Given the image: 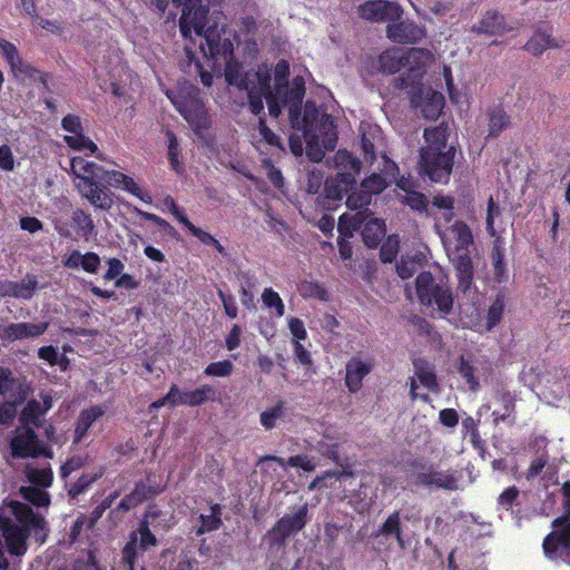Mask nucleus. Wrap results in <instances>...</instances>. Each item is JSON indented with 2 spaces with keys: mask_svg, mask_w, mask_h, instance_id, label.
<instances>
[{
  "mask_svg": "<svg viewBox=\"0 0 570 570\" xmlns=\"http://www.w3.org/2000/svg\"><path fill=\"white\" fill-rule=\"evenodd\" d=\"M216 37L219 38V35L215 30L206 33L209 51L213 55H223L227 63L226 81L247 91L249 108L254 115H259L264 110V99L269 115L274 118L281 115L283 107H287L292 127L303 132L306 155L312 161H321L326 150L335 148L337 132L332 116L320 115L315 105L307 102L301 117L299 107L305 95V81L302 77H295L288 85L287 61L281 60L276 63L272 87L271 69L267 66L244 73L242 66L228 58L233 50L230 39L226 37L220 48L219 43H216Z\"/></svg>",
  "mask_w": 570,
  "mask_h": 570,
  "instance_id": "obj_1",
  "label": "nucleus"
},
{
  "mask_svg": "<svg viewBox=\"0 0 570 570\" xmlns=\"http://www.w3.org/2000/svg\"><path fill=\"white\" fill-rule=\"evenodd\" d=\"M0 530L9 553L17 557L26 553L29 537L33 535L37 541L43 542L47 535L43 518L29 505L17 501L0 509Z\"/></svg>",
  "mask_w": 570,
  "mask_h": 570,
  "instance_id": "obj_2",
  "label": "nucleus"
},
{
  "mask_svg": "<svg viewBox=\"0 0 570 570\" xmlns=\"http://www.w3.org/2000/svg\"><path fill=\"white\" fill-rule=\"evenodd\" d=\"M446 130L442 124L424 131L426 145L421 149L420 167L435 183H446L452 171L454 150L446 145Z\"/></svg>",
  "mask_w": 570,
  "mask_h": 570,
  "instance_id": "obj_3",
  "label": "nucleus"
},
{
  "mask_svg": "<svg viewBox=\"0 0 570 570\" xmlns=\"http://www.w3.org/2000/svg\"><path fill=\"white\" fill-rule=\"evenodd\" d=\"M449 259L456 269L459 288L468 291L472 284L473 272L471 248L473 237L470 228L462 222H455L444 230H439Z\"/></svg>",
  "mask_w": 570,
  "mask_h": 570,
  "instance_id": "obj_4",
  "label": "nucleus"
},
{
  "mask_svg": "<svg viewBox=\"0 0 570 570\" xmlns=\"http://www.w3.org/2000/svg\"><path fill=\"white\" fill-rule=\"evenodd\" d=\"M415 293L422 307L441 317L449 315L453 308L454 297L446 276L431 272L421 273L415 279Z\"/></svg>",
  "mask_w": 570,
  "mask_h": 570,
  "instance_id": "obj_5",
  "label": "nucleus"
},
{
  "mask_svg": "<svg viewBox=\"0 0 570 570\" xmlns=\"http://www.w3.org/2000/svg\"><path fill=\"white\" fill-rule=\"evenodd\" d=\"M166 96L197 135L209 127L210 120L197 88L185 83L177 90H166Z\"/></svg>",
  "mask_w": 570,
  "mask_h": 570,
  "instance_id": "obj_6",
  "label": "nucleus"
},
{
  "mask_svg": "<svg viewBox=\"0 0 570 570\" xmlns=\"http://www.w3.org/2000/svg\"><path fill=\"white\" fill-rule=\"evenodd\" d=\"M562 492L564 515L554 520V530L544 539L543 550L549 559L570 564V482L563 484Z\"/></svg>",
  "mask_w": 570,
  "mask_h": 570,
  "instance_id": "obj_7",
  "label": "nucleus"
},
{
  "mask_svg": "<svg viewBox=\"0 0 570 570\" xmlns=\"http://www.w3.org/2000/svg\"><path fill=\"white\" fill-rule=\"evenodd\" d=\"M222 3L223 0H207V6H204V19H203V29L199 35H197L194 30H191V33L189 37H184L185 39H193V35L196 37H203L205 40V43H200V50L203 51L204 56L210 57L215 60V63L220 65L222 62L225 65V70L227 69V63L223 55H213L209 51V46L206 39V33L209 31H216L219 35V38L216 37V43H219V47L222 48V45L224 42V39L228 37L230 41L234 43H239V40H237V37L229 30L225 29L224 26L219 28L218 20L223 17L222 12ZM234 51V49L232 50ZM229 59H232L234 62L238 63L236 60H234L233 52L228 55Z\"/></svg>",
  "mask_w": 570,
  "mask_h": 570,
  "instance_id": "obj_8",
  "label": "nucleus"
},
{
  "mask_svg": "<svg viewBox=\"0 0 570 570\" xmlns=\"http://www.w3.org/2000/svg\"><path fill=\"white\" fill-rule=\"evenodd\" d=\"M333 167L336 170V176L333 181L334 190L330 191L333 197L342 198L344 193H347L356 181V176L361 171V161L356 159L347 150H338L333 158Z\"/></svg>",
  "mask_w": 570,
  "mask_h": 570,
  "instance_id": "obj_9",
  "label": "nucleus"
},
{
  "mask_svg": "<svg viewBox=\"0 0 570 570\" xmlns=\"http://www.w3.org/2000/svg\"><path fill=\"white\" fill-rule=\"evenodd\" d=\"M176 6H181V16L179 19V28L183 37H189L191 30L197 35L203 29L204 4L202 0H171ZM155 6L165 11L168 0H153Z\"/></svg>",
  "mask_w": 570,
  "mask_h": 570,
  "instance_id": "obj_10",
  "label": "nucleus"
},
{
  "mask_svg": "<svg viewBox=\"0 0 570 570\" xmlns=\"http://www.w3.org/2000/svg\"><path fill=\"white\" fill-rule=\"evenodd\" d=\"M12 458H36L45 452L42 443L31 426L18 425L9 435Z\"/></svg>",
  "mask_w": 570,
  "mask_h": 570,
  "instance_id": "obj_11",
  "label": "nucleus"
},
{
  "mask_svg": "<svg viewBox=\"0 0 570 570\" xmlns=\"http://www.w3.org/2000/svg\"><path fill=\"white\" fill-rule=\"evenodd\" d=\"M404 59L403 68L405 69L406 77H402L399 80L401 88H407L419 82L434 60V56L426 49L411 48L404 49Z\"/></svg>",
  "mask_w": 570,
  "mask_h": 570,
  "instance_id": "obj_12",
  "label": "nucleus"
},
{
  "mask_svg": "<svg viewBox=\"0 0 570 570\" xmlns=\"http://www.w3.org/2000/svg\"><path fill=\"white\" fill-rule=\"evenodd\" d=\"M61 127L68 132L63 137L66 144L73 150L83 151L96 155L97 145L82 134V125L80 118L75 115H67L61 121Z\"/></svg>",
  "mask_w": 570,
  "mask_h": 570,
  "instance_id": "obj_13",
  "label": "nucleus"
},
{
  "mask_svg": "<svg viewBox=\"0 0 570 570\" xmlns=\"http://www.w3.org/2000/svg\"><path fill=\"white\" fill-rule=\"evenodd\" d=\"M413 107L426 119H436L444 108V97L430 87H420L412 96Z\"/></svg>",
  "mask_w": 570,
  "mask_h": 570,
  "instance_id": "obj_14",
  "label": "nucleus"
},
{
  "mask_svg": "<svg viewBox=\"0 0 570 570\" xmlns=\"http://www.w3.org/2000/svg\"><path fill=\"white\" fill-rule=\"evenodd\" d=\"M307 522V505L304 504L293 514L281 518L269 531V538L275 543H282L286 538L301 531Z\"/></svg>",
  "mask_w": 570,
  "mask_h": 570,
  "instance_id": "obj_15",
  "label": "nucleus"
},
{
  "mask_svg": "<svg viewBox=\"0 0 570 570\" xmlns=\"http://www.w3.org/2000/svg\"><path fill=\"white\" fill-rule=\"evenodd\" d=\"M412 478L414 479V483L425 487H435L445 490H455L458 488V481L453 474L446 471L435 470L432 466H421L413 473Z\"/></svg>",
  "mask_w": 570,
  "mask_h": 570,
  "instance_id": "obj_16",
  "label": "nucleus"
},
{
  "mask_svg": "<svg viewBox=\"0 0 570 570\" xmlns=\"http://www.w3.org/2000/svg\"><path fill=\"white\" fill-rule=\"evenodd\" d=\"M358 14L370 21H385L399 18L400 7L394 2L383 0H371L361 4L357 9Z\"/></svg>",
  "mask_w": 570,
  "mask_h": 570,
  "instance_id": "obj_17",
  "label": "nucleus"
},
{
  "mask_svg": "<svg viewBox=\"0 0 570 570\" xmlns=\"http://www.w3.org/2000/svg\"><path fill=\"white\" fill-rule=\"evenodd\" d=\"M41 402L29 400L19 414V424L38 428L41 425L43 415L52 407V397L47 393L40 394Z\"/></svg>",
  "mask_w": 570,
  "mask_h": 570,
  "instance_id": "obj_18",
  "label": "nucleus"
},
{
  "mask_svg": "<svg viewBox=\"0 0 570 570\" xmlns=\"http://www.w3.org/2000/svg\"><path fill=\"white\" fill-rule=\"evenodd\" d=\"M70 171L78 179L76 184H91L102 181L105 169L82 157H72L69 161Z\"/></svg>",
  "mask_w": 570,
  "mask_h": 570,
  "instance_id": "obj_19",
  "label": "nucleus"
},
{
  "mask_svg": "<svg viewBox=\"0 0 570 570\" xmlns=\"http://www.w3.org/2000/svg\"><path fill=\"white\" fill-rule=\"evenodd\" d=\"M0 51L10 65L13 76L20 81L36 78L38 71L23 62L17 51V48L4 39L0 38Z\"/></svg>",
  "mask_w": 570,
  "mask_h": 570,
  "instance_id": "obj_20",
  "label": "nucleus"
},
{
  "mask_svg": "<svg viewBox=\"0 0 570 570\" xmlns=\"http://www.w3.org/2000/svg\"><path fill=\"white\" fill-rule=\"evenodd\" d=\"M104 175V183L108 184L111 187L126 190L127 193L136 196L146 204H151V196L147 191H144L131 177L116 170H105Z\"/></svg>",
  "mask_w": 570,
  "mask_h": 570,
  "instance_id": "obj_21",
  "label": "nucleus"
},
{
  "mask_svg": "<svg viewBox=\"0 0 570 570\" xmlns=\"http://www.w3.org/2000/svg\"><path fill=\"white\" fill-rule=\"evenodd\" d=\"M363 219L362 212L354 216L344 214L340 217L337 228L342 238L338 240V250L343 259L351 258L352 256V246L345 238L351 237L353 232L361 227Z\"/></svg>",
  "mask_w": 570,
  "mask_h": 570,
  "instance_id": "obj_22",
  "label": "nucleus"
},
{
  "mask_svg": "<svg viewBox=\"0 0 570 570\" xmlns=\"http://www.w3.org/2000/svg\"><path fill=\"white\" fill-rule=\"evenodd\" d=\"M48 326L49 323L45 321L36 323H14L6 326L0 336L11 341L35 338L42 335Z\"/></svg>",
  "mask_w": 570,
  "mask_h": 570,
  "instance_id": "obj_23",
  "label": "nucleus"
},
{
  "mask_svg": "<svg viewBox=\"0 0 570 570\" xmlns=\"http://www.w3.org/2000/svg\"><path fill=\"white\" fill-rule=\"evenodd\" d=\"M104 181H95L91 184H76V188L80 195L86 198L95 208L109 210L114 204L111 195L101 187Z\"/></svg>",
  "mask_w": 570,
  "mask_h": 570,
  "instance_id": "obj_24",
  "label": "nucleus"
},
{
  "mask_svg": "<svg viewBox=\"0 0 570 570\" xmlns=\"http://www.w3.org/2000/svg\"><path fill=\"white\" fill-rule=\"evenodd\" d=\"M415 373L411 380V395L412 399L422 397L426 399L424 395H421L417 390L420 386L429 390L436 391L438 383L436 377L431 368V366L424 361H415L414 362Z\"/></svg>",
  "mask_w": 570,
  "mask_h": 570,
  "instance_id": "obj_25",
  "label": "nucleus"
},
{
  "mask_svg": "<svg viewBox=\"0 0 570 570\" xmlns=\"http://www.w3.org/2000/svg\"><path fill=\"white\" fill-rule=\"evenodd\" d=\"M387 37L395 42H417L425 37V30L412 21L387 26Z\"/></svg>",
  "mask_w": 570,
  "mask_h": 570,
  "instance_id": "obj_26",
  "label": "nucleus"
},
{
  "mask_svg": "<svg viewBox=\"0 0 570 570\" xmlns=\"http://www.w3.org/2000/svg\"><path fill=\"white\" fill-rule=\"evenodd\" d=\"M561 42L552 37V28L548 24L538 27L525 43L524 49L533 56L542 55L549 48H560Z\"/></svg>",
  "mask_w": 570,
  "mask_h": 570,
  "instance_id": "obj_27",
  "label": "nucleus"
},
{
  "mask_svg": "<svg viewBox=\"0 0 570 570\" xmlns=\"http://www.w3.org/2000/svg\"><path fill=\"white\" fill-rule=\"evenodd\" d=\"M37 284L32 276H27L20 282L2 281L0 282V296L28 299L35 294Z\"/></svg>",
  "mask_w": 570,
  "mask_h": 570,
  "instance_id": "obj_28",
  "label": "nucleus"
},
{
  "mask_svg": "<svg viewBox=\"0 0 570 570\" xmlns=\"http://www.w3.org/2000/svg\"><path fill=\"white\" fill-rule=\"evenodd\" d=\"M372 364L368 361L353 357L346 364L345 384L351 393L357 392L363 379L370 373Z\"/></svg>",
  "mask_w": 570,
  "mask_h": 570,
  "instance_id": "obj_29",
  "label": "nucleus"
},
{
  "mask_svg": "<svg viewBox=\"0 0 570 570\" xmlns=\"http://www.w3.org/2000/svg\"><path fill=\"white\" fill-rule=\"evenodd\" d=\"M505 23L504 18L498 11H487L480 22L473 27V30L479 33H485L490 36L503 35L513 30Z\"/></svg>",
  "mask_w": 570,
  "mask_h": 570,
  "instance_id": "obj_30",
  "label": "nucleus"
},
{
  "mask_svg": "<svg viewBox=\"0 0 570 570\" xmlns=\"http://www.w3.org/2000/svg\"><path fill=\"white\" fill-rule=\"evenodd\" d=\"M254 144L261 154L267 153V147L283 150L281 139L267 126L264 118H259L256 134H254Z\"/></svg>",
  "mask_w": 570,
  "mask_h": 570,
  "instance_id": "obj_31",
  "label": "nucleus"
},
{
  "mask_svg": "<svg viewBox=\"0 0 570 570\" xmlns=\"http://www.w3.org/2000/svg\"><path fill=\"white\" fill-rule=\"evenodd\" d=\"M403 61L404 49L392 48L379 56L375 68L383 73H394L403 68Z\"/></svg>",
  "mask_w": 570,
  "mask_h": 570,
  "instance_id": "obj_32",
  "label": "nucleus"
},
{
  "mask_svg": "<svg viewBox=\"0 0 570 570\" xmlns=\"http://www.w3.org/2000/svg\"><path fill=\"white\" fill-rule=\"evenodd\" d=\"M158 512L154 509H149L146 513L145 520L140 523L137 532V543L141 550H147L155 547L157 543L156 537L151 533L149 525L156 527V520Z\"/></svg>",
  "mask_w": 570,
  "mask_h": 570,
  "instance_id": "obj_33",
  "label": "nucleus"
},
{
  "mask_svg": "<svg viewBox=\"0 0 570 570\" xmlns=\"http://www.w3.org/2000/svg\"><path fill=\"white\" fill-rule=\"evenodd\" d=\"M105 414L102 406H92L83 410L76 424L75 442H80L87 434L90 426Z\"/></svg>",
  "mask_w": 570,
  "mask_h": 570,
  "instance_id": "obj_34",
  "label": "nucleus"
},
{
  "mask_svg": "<svg viewBox=\"0 0 570 570\" xmlns=\"http://www.w3.org/2000/svg\"><path fill=\"white\" fill-rule=\"evenodd\" d=\"M343 441L342 434L331 428L327 429L322 439L317 443V450L325 456L336 460L337 459V446Z\"/></svg>",
  "mask_w": 570,
  "mask_h": 570,
  "instance_id": "obj_35",
  "label": "nucleus"
},
{
  "mask_svg": "<svg viewBox=\"0 0 570 570\" xmlns=\"http://www.w3.org/2000/svg\"><path fill=\"white\" fill-rule=\"evenodd\" d=\"M384 235V223L379 218H371L362 230L363 240L368 247H376Z\"/></svg>",
  "mask_w": 570,
  "mask_h": 570,
  "instance_id": "obj_36",
  "label": "nucleus"
},
{
  "mask_svg": "<svg viewBox=\"0 0 570 570\" xmlns=\"http://www.w3.org/2000/svg\"><path fill=\"white\" fill-rule=\"evenodd\" d=\"M71 219L78 234L86 240H89L95 232V224L90 215L81 209H76L72 213Z\"/></svg>",
  "mask_w": 570,
  "mask_h": 570,
  "instance_id": "obj_37",
  "label": "nucleus"
},
{
  "mask_svg": "<svg viewBox=\"0 0 570 570\" xmlns=\"http://www.w3.org/2000/svg\"><path fill=\"white\" fill-rule=\"evenodd\" d=\"M150 493V488L144 483H138L135 490L120 501L119 508L124 511H128L144 501Z\"/></svg>",
  "mask_w": 570,
  "mask_h": 570,
  "instance_id": "obj_38",
  "label": "nucleus"
},
{
  "mask_svg": "<svg viewBox=\"0 0 570 570\" xmlns=\"http://www.w3.org/2000/svg\"><path fill=\"white\" fill-rule=\"evenodd\" d=\"M284 415V403L277 402L275 405L266 409L259 415V422L265 430L275 428L276 422Z\"/></svg>",
  "mask_w": 570,
  "mask_h": 570,
  "instance_id": "obj_39",
  "label": "nucleus"
},
{
  "mask_svg": "<svg viewBox=\"0 0 570 570\" xmlns=\"http://www.w3.org/2000/svg\"><path fill=\"white\" fill-rule=\"evenodd\" d=\"M189 392V406H198L216 400V390L209 384H203Z\"/></svg>",
  "mask_w": 570,
  "mask_h": 570,
  "instance_id": "obj_40",
  "label": "nucleus"
},
{
  "mask_svg": "<svg viewBox=\"0 0 570 570\" xmlns=\"http://www.w3.org/2000/svg\"><path fill=\"white\" fill-rule=\"evenodd\" d=\"M265 460H273L278 462L283 468L286 465L293 466V468H301L302 470L306 472H311L316 468V463L314 460L307 455H295L291 456L287 462H285L281 458L276 456H267Z\"/></svg>",
  "mask_w": 570,
  "mask_h": 570,
  "instance_id": "obj_41",
  "label": "nucleus"
},
{
  "mask_svg": "<svg viewBox=\"0 0 570 570\" xmlns=\"http://www.w3.org/2000/svg\"><path fill=\"white\" fill-rule=\"evenodd\" d=\"M422 258L419 255L415 256H402L401 261L396 264V272L403 279L410 278L414 275L417 268L421 266Z\"/></svg>",
  "mask_w": 570,
  "mask_h": 570,
  "instance_id": "obj_42",
  "label": "nucleus"
},
{
  "mask_svg": "<svg viewBox=\"0 0 570 570\" xmlns=\"http://www.w3.org/2000/svg\"><path fill=\"white\" fill-rule=\"evenodd\" d=\"M22 497L37 507H47L50 503L48 493L38 487L29 485L20 489Z\"/></svg>",
  "mask_w": 570,
  "mask_h": 570,
  "instance_id": "obj_43",
  "label": "nucleus"
},
{
  "mask_svg": "<svg viewBox=\"0 0 570 570\" xmlns=\"http://www.w3.org/2000/svg\"><path fill=\"white\" fill-rule=\"evenodd\" d=\"M199 519L202 524L196 531L197 534H203L205 532L218 529L220 524V508L218 505L212 507L210 513L200 514Z\"/></svg>",
  "mask_w": 570,
  "mask_h": 570,
  "instance_id": "obj_44",
  "label": "nucleus"
},
{
  "mask_svg": "<svg viewBox=\"0 0 570 570\" xmlns=\"http://www.w3.org/2000/svg\"><path fill=\"white\" fill-rule=\"evenodd\" d=\"M26 475L30 483L41 488H47L52 482V472L49 468H28Z\"/></svg>",
  "mask_w": 570,
  "mask_h": 570,
  "instance_id": "obj_45",
  "label": "nucleus"
},
{
  "mask_svg": "<svg viewBox=\"0 0 570 570\" xmlns=\"http://www.w3.org/2000/svg\"><path fill=\"white\" fill-rule=\"evenodd\" d=\"M262 302L268 308L275 309V315L282 317L285 313V305L279 294L273 288H265L262 293Z\"/></svg>",
  "mask_w": 570,
  "mask_h": 570,
  "instance_id": "obj_46",
  "label": "nucleus"
},
{
  "mask_svg": "<svg viewBox=\"0 0 570 570\" xmlns=\"http://www.w3.org/2000/svg\"><path fill=\"white\" fill-rule=\"evenodd\" d=\"M510 124L508 115L497 108L490 112V122H489V135L498 136L503 129H505Z\"/></svg>",
  "mask_w": 570,
  "mask_h": 570,
  "instance_id": "obj_47",
  "label": "nucleus"
},
{
  "mask_svg": "<svg viewBox=\"0 0 570 570\" xmlns=\"http://www.w3.org/2000/svg\"><path fill=\"white\" fill-rule=\"evenodd\" d=\"M38 355L50 365L58 364L62 370H66L68 366V360L66 356L60 355L53 346H43L39 348Z\"/></svg>",
  "mask_w": 570,
  "mask_h": 570,
  "instance_id": "obj_48",
  "label": "nucleus"
},
{
  "mask_svg": "<svg viewBox=\"0 0 570 570\" xmlns=\"http://www.w3.org/2000/svg\"><path fill=\"white\" fill-rule=\"evenodd\" d=\"M233 370H234L233 363L228 360H224V361L213 362V363L208 364L205 367L204 373L207 376L226 377L232 374Z\"/></svg>",
  "mask_w": 570,
  "mask_h": 570,
  "instance_id": "obj_49",
  "label": "nucleus"
},
{
  "mask_svg": "<svg viewBox=\"0 0 570 570\" xmlns=\"http://www.w3.org/2000/svg\"><path fill=\"white\" fill-rule=\"evenodd\" d=\"M504 311V302L501 297H497L492 305L489 307L487 315L485 331H491L497 324L500 323Z\"/></svg>",
  "mask_w": 570,
  "mask_h": 570,
  "instance_id": "obj_50",
  "label": "nucleus"
},
{
  "mask_svg": "<svg viewBox=\"0 0 570 570\" xmlns=\"http://www.w3.org/2000/svg\"><path fill=\"white\" fill-rule=\"evenodd\" d=\"M386 185V177H383L382 174L374 173L362 181V189H364L371 197L374 194L381 193Z\"/></svg>",
  "mask_w": 570,
  "mask_h": 570,
  "instance_id": "obj_51",
  "label": "nucleus"
},
{
  "mask_svg": "<svg viewBox=\"0 0 570 570\" xmlns=\"http://www.w3.org/2000/svg\"><path fill=\"white\" fill-rule=\"evenodd\" d=\"M381 533L385 535H394L401 547H403V540L400 529V517L397 512L392 513L383 523Z\"/></svg>",
  "mask_w": 570,
  "mask_h": 570,
  "instance_id": "obj_52",
  "label": "nucleus"
},
{
  "mask_svg": "<svg viewBox=\"0 0 570 570\" xmlns=\"http://www.w3.org/2000/svg\"><path fill=\"white\" fill-rule=\"evenodd\" d=\"M166 138H167V144H168V158H169L170 165L174 170L179 173L180 171V163H179V154L180 153H179V145H178L177 137L175 136V134L173 131L167 130Z\"/></svg>",
  "mask_w": 570,
  "mask_h": 570,
  "instance_id": "obj_53",
  "label": "nucleus"
},
{
  "mask_svg": "<svg viewBox=\"0 0 570 570\" xmlns=\"http://www.w3.org/2000/svg\"><path fill=\"white\" fill-rule=\"evenodd\" d=\"M298 292L305 298L325 299L326 296L325 289L313 282H302L298 286Z\"/></svg>",
  "mask_w": 570,
  "mask_h": 570,
  "instance_id": "obj_54",
  "label": "nucleus"
},
{
  "mask_svg": "<svg viewBox=\"0 0 570 570\" xmlns=\"http://www.w3.org/2000/svg\"><path fill=\"white\" fill-rule=\"evenodd\" d=\"M501 216V212L499 206L493 202L492 198L488 202V210H487V229L492 237H497L498 230L495 227L497 219Z\"/></svg>",
  "mask_w": 570,
  "mask_h": 570,
  "instance_id": "obj_55",
  "label": "nucleus"
},
{
  "mask_svg": "<svg viewBox=\"0 0 570 570\" xmlns=\"http://www.w3.org/2000/svg\"><path fill=\"white\" fill-rule=\"evenodd\" d=\"M400 240L396 236H390L381 247V259L385 263L392 262L399 252Z\"/></svg>",
  "mask_w": 570,
  "mask_h": 570,
  "instance_id": "obj_56",
  "label": "nucleus"
},
{
  "mask_svg": "<svg viewBox=\"0 0 570 570\" xmlns=\"http://www.w3.org/2000/svg\"><path fill=\"white\" fill-rule=\"evenodd\" d=\"M371 202L370 195L362 189L361 191H353L346 199V206L352 210H361L365 208Z\"/></svg>",
  "mask_w": 570,
  "mask_h": 570,
  "instance_id": "obj_57",
  "label": "nucleus"
},
{
  "mask_svg": "<svg viewBox=\"0 0 570 570\" xmlns=\"http://www.w3.org/2000/svg\"><path fill=\"white\" fill-rule=\"evenodd\" d=\"M104 474V470L100 468L97 472L86 473L81 475L78 481L71 487L70 493L77 495L81 493L88 485L95 482L98 478Z\"/></svg>",
  "mask_w": 570,
  "mask_h": 570,
  "instance_id": "obj_58",
  "label": "nucleus"
},
{
  "mask_svg": "<svg viewBox=\"0 0 570 570\" xmlns=\"http://www.w3.org/2000/svg\"><path fill=\"white\" fill-rule=\"evenodd\" d=\"M459 371L460 374L465 379L470 389L475 391L479 387V381L475 376L474 366L468 360L462 357Z\"/></svg>",
  "mask_w": 570,
  "mask_h": 570,
  "instance_id": "obj_59",
  "label": "nucleus"
},
{
  "mask_svg": "<svg viewBox=\"0 0 570 570\" xmlns=\"http://www.w3.org/2000/svg\"><path fill=\"white\" fill-rule=\"evenodd\" d=\"M180 218V224H183L195 237H197L203 244L212 245L213 243H217V239L212 236L209 233L196 227L188 218Z\"/></svg>",
  "mask_w": 570,
  "mask_h": 570,
  "instance_id": "obj_60",
  "label": "nucleus"
},
{
  "mask_svg": "<svg viewBox=\"0 0 570 570\" xmlns=\"http://www.w3.org/2000/svg\"><path fill=\"white\" fill-rule=\"evenodd\" d=\"M189 391H183L177 385H171L167 393V399L171 400V407L188 405L189 406Z\"/></svg>",
  "mask_w": 570,
  "mask_h": 570,
  "instance_id": "obj_61",
  "label": "nucleus"
},
{
  "mask_svg": "<svg viewBox=\"0 0 570 570\" xmlns=\"http://www.w3.org/2000/svg\"><path fill=\"white\" fill-rule=\"evenodd\" d=\"M137 544H138L137 543V532H131L130 535H129L128 543L122 549V560H124V562H126L129 566L130 570H132L134 562H135V559H136V554H137L136 547H137Z\"/></svg>",
  "mask_w": 570,
  "mask_h": 570,
  "instance_id": "obj_62",
  "label": "nucleus"
},
{
  "mask_svg": "<svg viewBox=\"0 0 570 570\" xmlns=\"http://www.w3.org/2000/svg\"><path fill=\"white\" fill-rule=\"evenodd\" d=\"M402 202L416 210H422L426 207V200L423 194L414 190H410L407 194H404L402 196Z\"/></svg>",
  "mask_w": 570,
  "mask_h": 570,
  "instance_id": "obj_63",
  "label": "nucleus"
},
{
  "mask_svg": "<svg viewBox=\"0 0 570 570\" xmlns=\"http://www.w3.org/2000/svg\"><path fill=\"white\" fill-rule=\"evenodd\" d=\"M73 570H99L91 551L82 553L75 562Z\"/></svg>",
  "mask_w": 570,
  "mask_h": 570,
  "instance_id": "obj_64",
  "label": "nucleus"
}]
</instances>
